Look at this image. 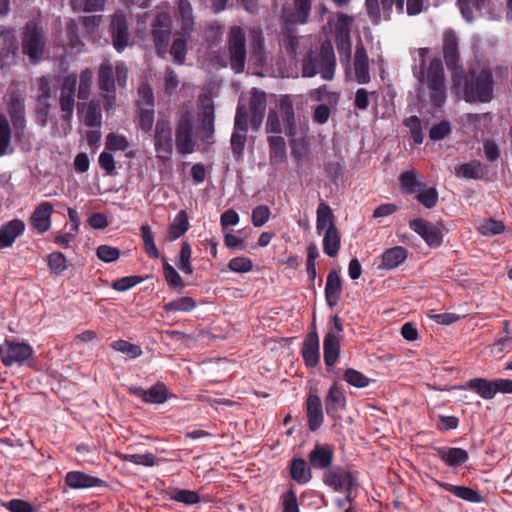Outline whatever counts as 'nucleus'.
<instances>
[{
	"label": "nucleus",
	"instance_id": "nucleus-1",
	"mask_svg": "<svg viewBox=\"0 0 512 512\" xmlns=\"http://www.w3.org/2000/svg\"><path fill=\"white\" fill-rule=\"evenodd\" d=\"M428 52V48H419L415 51V64L412 67V71L418 80V91L420 92L426 87L429 91L431 103L435 107H441L446 101L444 68L441 59L433 58L429 63L427 71H425Z\"/></svg>",
	"mask_w": 512,
	"mask_h": 512
},
{
	"label": "nucleus",
	"instance_id": "nucleus-2",
	"mask_svg": "<svg viewBox=\"0 0 512 512\" xmlns=\"http://www.w3.org/2000/svg\"><path fill=\"white\" fill-rule=\"evenodd\" d=\"M453 81L457 93L468 103H489L494 97V79L490 69L470 70L464 73L461 69L454 73Z\"/></svg>",
	"mask_w": 512,
	"mask_h": 512
},
{
	"label": "nucleus",
	"instance_id": "nucleus-3",
	"mask_svg": "<svg viewBox=\"0 0 512 512\" xmlns=\"http://www.w3.org/2000/svg\"><path fill=\"white\" fill-rule=\"evenodd\" d=\"M336 69V58L334 48L329 40L321 44L319 52L309 51L302 59V77L312 78L317 74L325 81L334 78Z\"/></svg>",
	"mask_w": 512,
	"mask_h": 512
},
{
	"label": "nucleus",
	"instance_id": "nucleus-4",
	"mask_svg": "<svg viewBox=\"0 0 512 512\" xmlns=\"http://www.w3.org/2000/svg\"><path fill=\"white\" fill-rule=\"evenodd\" d=\"M46 34L35 21H29L21 33V51L31 65L38 64L44 55Z\"/></svg>",
	"mask_w": 512,
	"mask_h": 512
},
{
	"label": "nucleus",
	"instance_id": "nucleus-5",
	"mask_svg": "<svg viewBox=\"0 0 512 512\" xmlns=\"http://www.w3.org/2000/svg\"><path fill=\"white\" fill-rule=\"evenodd\" d=\"M194 116L186 110L182 111L176 121L175 144L177 152L181 155H188L195 151L193 139Z\"/></svg>",
	"mask_w": 512,
	"mask_h": 512
},
{
	"label": "nucleus",
	"instance_id": "nucleus-6",
	"mask_svg": "<svg viewBox=\"0 0 512 512\" xmlns=\"http://www.w3.org/2000/svg\"><path fill=\"white\" fill-rule=\"evenodd\" d=\"M227 45L231 69L235 73L243 72L246 63V38L241 27L234 26L230 29Z\"/></svg>",
	"mask_w": 512,
	"mask_h": 512
},
{
	"label": "nucleus",
	"instance_id": "nucleus-7",
	"mask_svg": "<svg viewBox=\"0 0 512 512\" xmlns=\"http://www.w3.org/2000/svg\"><path fill=\"white\" fill-rule=\"evenodd\" d=\"M174 140L172 128L167 119H159L155 125L154 148L156 157L163 164L171 161L173 155Z\"/></svg>",
	"mask_w": 512,
	"mask_h": 512
},
{
	"label": "nucleus",
	"instance_id": "nucleus-8",
	"mask_svg": "<svg viewBox=\"0 0 512 512\" xmlns=\"http://www.w3.org/2000/svg\"><path fill=\"white\" fill-rule=\"evenodd\" d=\"M33 352V348L25 342L5 340L0 345V359L6 367L24 365L33 356Z\"/></svg>",
	"mask_w": 512,
	"mask_h": 512
},
{
	"label": "nucleus",
	"instance_id": "nucleus-9",
	"mask_svg": "<svg viewBox=\"0 0 512 512\" xmlns=\"http://www.w3.org/2000/svg\"><path fill=\"white\" fill-rule=\"evenodd\" d=\"M7 112L13 125L15 139L22 141L25 137L26 117L25 99L20 93L13 91L9 94Z\"/></svg>",
	"mask_w": 512,
	"mask_h": 512
},
{
	"label": "nucleus",
	"instance_id": "nucleus-10",
	"mask_svg": "<svg viewBox=\"0 0 512 512\" xmlns=\"http://www.w3.org/2000/svg\"><path fill=\"white\" fill-rule=\"evenodd\" d=\"M172 18L168 13L157 14L152 23V35L156 52L164 57L170 41Z\"/></svg>",
	"mask_w": 512,
	"mask_h": 512
},
{
	"label": "nucleus",
	"instance_id": "nucleus-11",
	"mask_svg": "<svg viewBox=\"0 0 512 512\" xmlns=\"http://www.w3.org/2000/svg\"><path fill=\"white\" fill-rule=\"evenodd\" d=\"M19 53V42L13 27L0 25V61L2 66L16 63Z\"/></svg>",
	"mask_w": 512,
	"mask_h": 512
},
{
	"label": "nucleus",
	"instance_id": "nucleus-12",
	"mask_svg": "<svg viewBox=\"0 0 512 512\" xmlns=\"http://www.w3.org/2000/svg\"><path fill=\"white\" fill-rule=\"evenodd\" d=\"M98 85L104 101L105 110L113 108L116 102L115 77L112 64L104 62L99 67Z\"/></svg>",
	"mask_w": 512,
	"mask_h": 512
},
{
	"label": "nucleus",
	"instance_id": "nucleus-13",
	"mask_svg": "<svg viewBox=\"0 0 512 512\" xmlns=\"http://www.w3.org/2000/svg\"><path fill=\"white\" fill-rule=\"evenodd\" d=\"M214 104L212 99L205 98L200 101V112L198 114V124L196 127L197 137L203 141H209L214 135Z\"/></svg>",
	"mask_w": 512,
	"mask_h": 512
},
{
	"label": "nucleus",
	"instance_id": "nucleus-14",
	"mask_svg": "<svg viewBox=\"0 0 512 512\" xmlns=\"http://www.w3.org/2000/svg\"><path fill=\"white\" fill-rule=\"evenodd\" d=\"M76 86L77 75L75 73H72L64 78L60 90L59 104L62 112L61 118L62 120L67 122H70L73 117Z\"/></svg>",
	"mask_w": 512,
	"mask_h": 512
},
{
	"label": "nucleus",
	"instance_id": "nucleus-15",
	"mask_svg": "<svg viewBox=\"0 0 512 512\" xmlns=\"http://www.w3.org/2000/svg\"><path fill=\"white\" fill-rule=\"evenodd\" d=\"M409 227L431 247H438L442 242V232L436 225L422 218L413 219Z\"/></svg>",
	"mask_w": 512,
	"mask_h": 512
},
{
	"label": "nucleus",
	"instance_id": "nucleus-16",
	"mask_svg": "<svg viewBox=\"0 0 512 512\" xmlns=\"http://www.w3.org/2000/svg\"><path fill=\"white\" fill-rule=\"evenodd\" d=\"M267 106V95L264 91L253 88L249 102L251 111V127L254 131H258L262 125Z\"/></svg>",
	"mask_w": 512,
	"mask_h": 512
},
{
	"label": "nucleus",
	"instance_id": "nucleus-17",
	"mask_svg": "<svg viewBox=\"0 0 512 512\" xmlns=\"http://www.w3.org/2000/svg\"><path fill=\"white\" fill-rule=\"evenodd\" d=\"M461 389L476 392L481 398L489 400L500 392V379L473 378L468 380Z\"/></svg>",
	"mask_w": 512,
	"mask_h": 512
},
{
	"label": "nucleus",
	"instance_id": "nucleus-18",
	"mask_svg": "<svg viewBox=\"0 0 512 512\" xmlns=\"http://www.w3.org/2000/svg\"><path fill=\"white\" fill-rule=\"evenodd\" d=\"M111 33L114 48L118 52H122L129 44L127 20L123 13L114 14L111 21Z\"/></svg>",
	"mask_w": 512,
	"mask_h": 512
},
{
	"label": "nucleus",
	"instance_id": "nucleus-19",
	"mask_svg": "<svg viewBox=\"0 0 512 512\" xmlns=\"http://www.w3.org/2000/svg\"><path fill=\"white\" fill-rule=\"evenodd\" d=\"M323 482L337 492L352 489L354 484L351 473L341 467H334L325 472Z\"/></svg>",
	"mask_w": 512,
	"mask_h": 512
},
{
	"label": "nucleus",
	"instance_id": "nucleus-20",
	"mask_svg": "<svg viewBox=\"0 0 512 512\" xmlns=\"http://www.w3.org/2000/svg\"><path fill=\"white\" fill-rule=\"evenodd\" d=\"M129 393L149 404H162L167 400L168 396L167 388L161 382L156 383L147 390L139 386H131L129 387Z\"/></svg>",
	"mask_w": 512,
	"mask_h": 512
},
{
	"label": "nucleus",
	"instance_id": "nucleus-21",
	"mask_svg": "<svg viewBox=\"0 0 512 512\" xmlns=\"http://www.w3.org/2000/svg\"><path fill=\"white\" fill-rule=\"evenodd\" d=\"M308 39L298 36L294 28L286 27L283 32L280 45L287 55L296 59L303 50L307 49Z\"/></svg>",
	"mask_w": 512,
	"mask_h": 512
},
{
	"label": "nucleus",
	"instance_id": "nucleus-22",
	"mask_svg": "<svg viewBox=\"0 0 512 512\" xmlns=\"http://www.w3.org/2000/svg\"><path fill=\"white\" fill-rule=\"evenodd\" d=\"M306 415L308 427L311 431L318 430L324 421L323 407L317 394H309L306 400Z\"/></svg>",
	"mask_w": 512,
	"mask_h": 512
},
{
	"label": "nucleus",
	"instance_id": "nucleus-23",
	"mask_svg": "<svg viewBox=\"0 0 512 512\" xmlns=\"http://www.w3.org/2000/svg\"><path fill=\"white\" fill-rule=\"evenodd\" d=\"M53 206L50 202L40 203L30 217L32 227L39 233L47 232L51 227Z\"/></svg>",
	"mask_w": 512,
	"mask_h": 512
},
{
	"label": "nucleus",
	"instance_id": "nucleus-24",
	"mask_svg": "<svg viewBox=\"0 0 512 512\" xmlns=\"http://www.w3.org/2000/svg\"><path fill=\"white\" fill-rule=\"evenodd\" d=\"M301 354L306 366L315 367L319 363L320 350L319 336L317 332L313 331L306 335L303 341Z\"/></svg>",
	"mask_w": 512,
	"mask_h": 512
},
{
	"label": "nucleus",
	"instance_id": "nucleus-25",
	"mask_svg": "<svg viewBox=\"0 0 512 512\" xmlns=\"http://www.w3.org/2000/svg\"><path fill=\"white\" fill-rule=\"evenodd\" d=\"M354 75L358 84H367L370 82L369 59L366 49L361 44L356 47L354 55Z\"/></svg>",
	"mask_w": 512,
	"mask_h": 512
},
{
	"label": "nucleus",
	"instance_id": "nucleus-26",
	"mask_svg": "<svg viewBox=\"0 0 512 512\" xmlns=\"http://www.w3.org/2000/svg\"><path fill=\"white\" fill-rule=\"evenodd\" d=\"M444 60L449 70L458 72L459 68V52H458V38L453 31H447L444 34L443 45Z\"/></svg>",
	"mask_w": 512,
	"mask_h": 512
},
{
	"label": "nucleus",
	"instance_id": "nucleus-27",
	"mask_svg": "<svg viewBox=\"0 0 512 512\" xmlns=\"http://www.w3.org/2000/svg\"><path fill=\"white\" fill-rule=\"evenodd\" d=\"M25 231V223L20 219H13L0 227V249L11 247L19 236Z\"/></svg>",
	"mask_w": 512,
	"mask_h": 512
},
{
	"label": "nucleus",
	"instance_id": "nucleus-28",
	"mask_svg": "<svg viewBox=\"0 0 512 512\" xmlns=\"http://www.w3.org/2000/svg\"><path fill=\"white\" fill-rule=\"evenodd\" d=\"M65 484L71 489H85L99 487L104 484L100 478L91 476L82 471H70L65 475Z\"/></svg>",
	"mask_w": 512,
	"mask_h": 512
},
{
	"label": "nucleus",
	"instance_id": "nucleus-29",
	"mask_svg": "<svg viewBox=\"0 0 512 512\" xmlns=\"http://www.w3.org/2000/svg\"><path fill=\"white\" fill-rule=\"evenodd\" d=\"M342 280L340 274L336 270H331L326 278L325 299L330 308L335 307L341 297Z\"/></svg>",
	"mask_w": 512,
	"mask_h": 512
},
{
	"label": "nucleus",
	"instance_id": "nucleus-30",
	"mask_svg": "<svg viewBox=\"0 0 512 512\" xmlns=\"http://www.w3.org/2000/svg\"><path fill=\"white\" fill-rule=\"evenodd\" d=\"M346 405V397L343 391L333 384L325 397V410L326 414L331 418H336L338 412L343 410Z\"/></svg>",
	"mask_w": 512,
	"mask_h": 512
},
{
	"label": "nucleus",
	"instance_id": "nucleus-31",
	"mask_svg": "<svg viewBox=\"0 0 512 512\" xmlns=\"http://www.w3.org/2000/svg\"><path fill=\"white\" fill-rule=\"evenodd\" d=\"M435 451L437 456L450 467L461 466L469 459L468 452L459 447L442 446L435 448Z\"/></svg>",
	"mask_w": 512,
	"mask_h": 512
},
{
	"label": "nucleus",
	"instance_id": "nucleus-32",
	"mask_svg": "<svg viewBox=\"0 0 512 512\" xmlns=\"http://www.w3.org/2000/svg\"><path fill=\"white\" fill-rule=\"evenodd\" d=\"M279 109L285 126L286 135L293 138L296 135L295 113L293 102L289 95H283L279 99Z\"/></svg>",
	"mask_w": 512,
	"mask_h": 512
},
{
	"label": "nucleus",
	"instance_id": "nucleus-33",
	"mask_svg": "<svg viewBox=\"0 0 512 512\" xmlns=\"http://www.w3.org/2000/svg\"><path fill=\"white\" fill-rule=\"evenodd\" d=\"M176 19L180 24L183 35H190L194 27V17L192 6L188 0L178 1Z\"/></svg>",
	"mask_w": 512,
	"mask_h": 512
},
{
	"label": "nucleus",
	"instance_id": "nucleus-34",
	"mask_svg": "<svg viewBox=\"0 0 512 512\" xmlns=\"http://www.w3.org/2000/svg\"><path fill=\"white\" fill-rule=\"evenodd\" d=\"M310 465L315 469H326L333 461V451L325 445L317 444L308 455Z\"/></svg>",
	"mask_w": 512,
	"mask_h": 512
},
{
	"label": "nucleus",
	"instance_id": "nucleus-35",
	"mask_svg": "<svg viewBox=\"0 0 512 512\" xmlns=\"http://www.w3.org/2000/svg\"><path fill=\"white\" fill-rule=\"evenodd\" d=\"M436 484L439 487L445 489L446 491L452 493L454 496L467 502L480 503L483 501V497L481 496V494L470 487L458 486L440 481H436Z\"/></svg>",
	"mask_w": 512,
	"mask_h": 512
},
{
	"label": "nucleus",
	"instance_id": "nucleus-36",
	"mask_svg": "<svg viewBox=\"0 0 512 512\" xmlns=\"http://www.w3.org/2000/svg\"><path fill=\"white\" fill-rule=\"evenodd\" d=\"M407 258V250L402 246H395L385 250L381 257L380 269L391 270L397 268Z\"/></svg>",
	"mask_w": 512,
	"mask_h": 512
},
{
	"label": "nucleus",
	"instance_id": "nucleus-37",
	"mask_svg": "<svg viewBox=\"0 0 512 512\" xmlns=\"http://www.w3.org/2000/svg\"><path fill=\"white\" fill-rule=\"evenodd\" d=\"M324 362L327 367H332L339 356L340 339L333 332H328L323 342Z\"/></svg>",
	"mask_w": 512,
	"mask_h": 512
},
{
	"label": "nucleus",
	"instance_id": "nucleus-38",
	"mask_svg": "<svg viewBox=\"0 0 512 512\" xmlns=\"http://www.w3.org/2000/svg\"><path fill=\"white\" fill-rule=\"evenodd\" d=\"M289 472L291 478L300 485L308 483L312 478L311 470L303 458L292 459L289 465Z\"/></svg>",
	"mask_w": 512,
	"mask_h": 512
},
{
	"label": "nucleus",
	"instance_id": "nucleus-39",
	"mask_svg": "<svg viewBox=\"0 0 512 512\" xmlns=\"http://www.w3.org/2000/svg\"><path fill=\"white\" fill-rule=\"evenodd\" d=\"M340 244L341 237L337 227L335 224L329 225L323 236L324 253L329 257H335L339 252Z\"/></svg>",
	"mask_w": 512,
	"mask_h": 512
},
{
	"label": "nucleus",
	"instance_id": "nucleus-40",
	"mask_svg": "<svg viewBox=\"0 0 512 512\" xmlns=\"http://www.w3.org/2000/svg\"><path fill=\"white\" fill-rule=\"evenodd\" d=\"M401 190L406 194H414L425 188V183L418 180L417 172L412 169L403 172L399 176Z\"/></svg>",
	"mask_w": 512,
	"mask_h": 512
},
{
	"label": "nucleus",
	"instance_id": "nucleus-41",
	"mask_svg": "<svg viewBox=\"0 0 512 512\" xmlns=\"http://www.w3.org/2000/svg\"><path fill=\"white\" fill-rule=\"evenodd\" d=\"M12 130L10 123L5 115L0 114V157L12 154L14 149L11 147Z\"/></svg>",
	"mask_w": 512,
	"mask_h": 512
},
{
	"label": "nucleus",
	"instance_id": "nucleus-42",
	"mask_svg": "<svg viewBox=\"0 0 512 512\" xmlns=\"http://www.w3.org/2000/svg\"><path fill=\"white\" fill-rule=\"evenodd\" d=\"M189 229L188 214L185 210H180L170 224L168 236L170 240H176Z\"/></svg>",
	"mask_w": 512,
	"mask_h": 512
},
{
	"label": "nucleus",
	"instance_id": "nucleus-43",
	"mask_svg": "<svg viewBox=\"0 0 512 512\" xmlns=\"http://www.w3.org/2000/svg\"><path fill=\"white\" fill-rule=\"evenodd\" d=\"M101 107L98 100H91L84 112L83 121L87 127L100 128L101 126Z\"/></svg>",
	"mask_w": 512,
	"mask_h": 512
},
{
	"label": "nucleus",
	"instance_id": "nucleus-44",
	"mask_svg": "<svg viewBox=\"0 0 512 512\" xmlns=\"http://www.w3.org/2000/svg\"><path fill=\"white\" fill-rule=\"evenodd\" d=\"M269 155L271 162H282L286 157V144L281 135L268 137Z\"/></svg>",
	"mask_w": 512,
	"mask_h": 512
},
{
	"label": "nucleus",
	"instance_id": "nucleus-45",
	"mask_svg": "<svg viewBox=\"0 0 512 512\" xmlns=\"http://www.w3.org/2000/svg\"><path fill=\"white\" fill-rule=\"evenodd\" d=\"M334 224V214L332 209L325 202H321L317 208L316 230L318 234Z\"/></svg>",
	"mask_w": 512,
	"mask_h": 512
},
{
	"label": "nucleus",
	"instance_id": "nucleus-46",
	"mask_svg": "<svg viewBox=\"0 0 512 512\" xmlns=\"http://www.w3.org/2000/svg\"><path fill=\"white\" fill-rule=\"evenodd\" d=\"M179 34L180 36L175 38L172 43L170 54L173 56L175 63L182 65L185 62L187 38L190 37V35H183L182 31Z\"/></svg>",
	"mask_w": 512,
	"mask_h": 512
},
{
	"label": "nucleus",
	"instance_id": "nucleus-47",
	"mask_svg": "<svg viewBox=\"0 0 512 512\" xmlns=\"http://www.w3.org/2000/svg\"><path fill=\"white\" fill-rule=\"evenodd\" d=\"M196 307L193 298L184 296L165 303L163 309L166 312H190Z\"/></svg>",
	"mask_w": 512,
	"mask_h": 512
},
{
	"label": "nucleus",
	"instance_id": "nucleus-48",
	"mask_svg": "<svg viewBox=\"0 0 512 512\" xmlns=\"http://www.w3.org/2000/svg\"><path fill=\"white\" fill-rule=\"evenodd\" d=\"M456 174L457 176L466 179H481L482 165L479 161H471L469 163L461 164L456 169Z\"/></svg>",
	"mask_w": 512,
	"mask_h": 512
},
{
	"label": "nucleus",
	"instance_id": "nucleus-49",
	"mask_svg": "<svg viewBox=\"0 0 512 512\" xmlns=\"http://www.w3.org/2000/svg\"><path fill=\"white\" fill-rule=\"evenodd\" d=\"M169 498L173 501L186 505L197 504L201 500L197 492L187 489H174L169 493Z\"/></svg>",
	"mask_w": 512,
	"mask_h": 512
},
{
	"label": "nucleus",
	"instance_id": "nucleus-50",
	"mask_svg": "<svg viewBox=\"0 0 512 512\" xmlns=\"http://www.w3.org/2000/svg\"><path fill=\"white\" fill-rule=\"evenodd\" d=\"M93 82V72L91 69H84L79 77V86H78V99L87 100L91 93V86Z\"/></svg>",
	"mask_w": 512,
	"mask_h": 512
},
{
	"label": "nucleus",
	"instance_id": "nucleus-51",
	"mask_svg": "<svg viewBox=\"0 0 512 512\" xmlns=\"http://www.w3.org/2000/svg\"><path fill=\"white\" fill-rule=\"evenodd\" d=\"M47 265L51 273L61 275L67 269V259L62 252H52L47 256Z\"/></svg>",
	"mask_w": 512,
	"mask_h": 512
},
{
	"label": "nucleus",
	"instance_id": "nucleus-52",
	"mask_svg": "<svg viewBox=\"0 0 512 512\" xmlns=\"http://www.w3.org/2000/svg\"><path fill=\"white\" fill-rule=\"evenodd\" d=\"M70 3L75 12H94L104 7L105 0H71Z\"/></svg>",
	"mask_w": 512,
	"mask_h": 512
},
{
	"label": "nucleus",
	"instance_id": "nucleus-53",
	"mask_svg": "<svg viewBox=\"0 0 512 512\" xmlns=\"http://www.w3.org/2000/svg\"><path fill=\"white\" fill-rule=\"evenodd\" d=\"M111 347L118 352L126 354L130 359H135L142 354V349L140 346L125 340L113 341L111 343Z\"/></svg>",
	"mask_w": 512,
	"mask_h": 512
},
{
	"label": "nucleus",
	"instance_id": "nucleus-54",
	"mask_svg": "<svg viewBox=\"0 0 512 512\" xmlns=\"http://www.w3.org/2000/svg\"><path fill=\"white\" fill-rule=\"evenodd\" d=\"M192 249L189 243L183 242L179 252V260L177 261V267L185 274H192L193 268L191 266Z\"/></svg>",
	"mask_w": 512,
	"mask_h": 512
},
{
	"label": "nucleus",
	"instance_id": "nucleus-55",
	"mask_svg": "<svg viewBox=\"0 0 512 512\" xmlns=\"http://www.w3.org/2000/svg\"><path fill=\"white\" fill-rule=\"evenodd\" d=\"M141 236L144 243L145 252L152 258L159 257V251L155 245L151 228L148 225H142L140 228Z\"/></svg>",
	"mask_w": 512,
	"mask_h": 512
},
{
	"label": "nucleus",
	"instance_id": "nucleus-56",
	"mask_svg": "<svg viewBox=\"0 0 512 512\" xmlns=\"http://www.w3.org/2000/svg\"><path fill=\"white\" fill-rule=\"evenodd\" d=\"M438 191L434 187L423 188L420 192H417V200L425 208L431 209L436 206L438 202Z\"/></svg>",
	"mask_w": 512,
	"mask_h": 512
},
{
	"label": "nucleus",
	"instance_id": "nucleus-57",
	"mask_svg": "<svg viewBox=\"0 0 512 512\" xmlns=\"http://www.w3.org/2000/svg\"><path fill=\"white\" fill-rule=\"evenodd\" d=\"M247 141V132L233 130L230 145L232 153L235 157L240 158L243 155L245 144Z\"/></svg>",
	"mask_w": 512,
	"mask_h": 512
},
{
	"label": "nucleus",
	"instance_id": "nucleus-58",
	"mask_svg": "<svg viewBox=\"0 0 512 512\" xmlns=\"http://www.w3.org/2000/svg\"><path fill=\"white\" fill-rule=\"evenodd\" d=\"M163 274L165 280L169 287L171 288H183L184 282L179 275V273L175 270V268L170 265L168 262L163 263Z\"/></svg>",
	"mask_w": 512,
	"mask_h": 512
},
{
	"label": "nucleus",
	"instance_id": "nucleus-59",
	"mask_svg": "<svg viewBox=\"0 0 512 512\" xmlns=\"http://www.w3.org/2000/svg\"><path fill=\"white\" fill-rule=\"evenodd\" d=\"M129 147L128 140L125 136L109 133L106 137V149L110 151H125Z\"/></svg>",
	"mask_w": 512,
	"mask_h": 512
},
{
	"label": "nucleus",
	"instance_id": "nucleus-60",
	"mask_svg": "<svg viewBox=\"0 0 512 512\" xmlns=\"http://www.w3.org/2000/svg\"><path fill=\"white\" fill-rule=\"evenodd\" d=\"M336 46L341 64L349 65L351 59V40L350 37L336 38Z\"/></svg>",
	"mask_w": 512,
	"mask_h": 512
},
{
	"label": "nucleus",
	"instance_id": "nucleus-61",
	"mask_svg": "<svg viewBox=\"0 0 512 512\" xmlns=\"http://www.w3.org/2000/svg\"><path fill=\"white\" fill-rule=\"evenodd\" d=\"M138 122L142 131L149 132L154 123V107H139Z\"/></svg>",
	"mask_w": 512,
	"mask_h": 512
},
{
	"label": "nucleus",
	"instance_id": "nucleus-62",
	"mask_svg": "<svg viewBox=\"0 0 512 512\" xmlns=\"http://www.w3.org/2000/svg\"><path fill=\"white\" fill-rule=\"evenodd\" d=\"M344 379L348 384L357 388H364L369 384V379L363 373L352 368L345 371Z\"/></svg>",
	"mask_w": 512,
	"mask_h": 512
},
{
	"label": "nucleus",
	"instance_id": "nucleus-63",
	"mask_svg": "<svg viewBox=\"0 0 512 512\" xmlns=\"http://www.w3.org/2000/svg\"><path fill=\"white\" fill-rule=\"evenodd\" d=\"M271 210L266 205H258L252 210L251 221L254 227H262L270 218Z\"/></svg>",
	"mask_w": 512,
	"mask_h": 512
},
{
	"label": "nucleus",
	"instance_id": "nucleus-64",
	"mask_svg": "<svg viewBox=\"0 0 512 512\" xmlns=\"http://www.w3.org/2000/svg\"><path fill=\"white\" fill-rule=\"evenodd\" d=\"M282 512H300L296 492L291 488L281 495Z\"/></svg>",
	"mask_w": 512,
	"mask_h": 512
}]
</instances>
